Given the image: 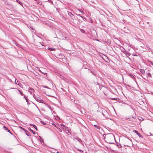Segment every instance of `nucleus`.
<instances>
[{"label": "nucleus", "instance_id": "obj_1", "mask_svg": "<svg viewBox=\"0 0 153 153\" xmlns=\"http://www.w3.org/2000/svg\"><path fill=\"white\" fill-rule=\"evenodd\" d=\"M61 126L62 128L63 129L64 131H65L68 134H71V132L68 127L65 126L63 124L61 125Z\"/></svg>", "mask_w": 153, "mask_h": 153}, {"label": "nucleus", "instance_id": "obj_2", "mask_svg": "<svg viewBox=\"0 0 153 153\" xmlns=\"http://www.w3.org/2000/svg\"><path fill=\"white\" fill-rule=\"evenodd\" d=\"M33 97L38 102L42 103H44V101L42 100V99L39 95L36 96L34 95Z\"/></svg>", "mask_w": 153, "mask_h": 153}, {"label": "nucleus", "instance_id": "obj_3", "mask_svg": "<svg viewBox=\"0 0 153 153\" xmlns=\"http://www.w3.org/2000/svg\"><path fill=\"white\" fill-rule=\"evenodd\" d=\"M134 132L136 133L139 137H142V135L138 132V131L136 130H134L133 131Z\"/></svg>", "mask_w": 153, "mask_h": 153}, {"label": "nucleus", "instance_id": "obj_4", "mask_svg": "<svg viewBox=\"0 0 153 153\" xmlns=\"http://www.w3.org/2000/svg\"><path fill=\"white\" fill-rule=\"evenodd\" d=\"M129 76L133 79L135 80V78L134 75L131 74H129Z\"/></svg>", "mask_w": 153, "mask_h": 153}, {"label": "nucleus", "instance_id": "obj_5", "mask_svg": "<svg viewBox=\"0 0 153 153\" xmlns=\"http://www.w3.org/2000/svg\"><path fill=\"white\" fill-rule=\"evenodd\" d=\"M29 89L30 90L29 92L31 94H32V93H33L34 91V89L32 88H30Z\"/></svg>", "mask_w": 153, "mask_h": 153}, {"label": "nucleus", "instance_id": "obj_6", "mask_svg": "<svg viewBox=\"0 0 153 153\" xmlns=\"http://www.w3.org/2000/svg\"><path fill=\"white\" fill-rule=\"evenodd\" d=\"M124 53L127 56H129L130 55V53L129 52H127L126 51Z\"/></svg>", "mask_w": 153, "mask_h": 153}, {"label": "nucleus", "instance_id": "obj_7", "mask_svg": "<svg viewBox=\"0 0 153 153\" xmlns=\"http://www.w3.org/2000/svg\"><path fill=\"white\" fill-rule=\"evenodd\" d=\"M140 71L143 74H144L145 73V71L143 69H140Z\"/></svg>", "mask_w": 153, "mask_h": 153}, {"label": "nucleus", "instance_id": "obj_8", "mask_svg": "<svg viewBox=\"0 0 153 153\" xmlns=\"http://www.w3.org/2000/svg\"><path fill=\"white\" fill-rule=\"evenodd\" d=\"M111 99L113 100H115L116 101H118L120 100L118 98H111Z\"/></svg>", "mask_w": 153, "mask_h": 153}, {"label": "nucleus", "instance_id": "obj_9", "mask_svg": "<svg viewBox=\"0 0 153 153\" xmlns=\"http://www.w3.org/2000/svg\"><path fill=\"white\" fill-rule=\"evenodd\" d=\"M68 15L71 17H72L74 16L73 14L71 12H68Z\"/></svg>", "mask_w": 153, "mask_h": 153}, {"label": "nucleus", "instance_id": "obj_10", "mask_svg": "<svg viewBox=\"0 0 153 153\" xmlns=\"http://www.w3.org/2000/svg\"><path fill=\"white\" fill-rule=\"evenodd\" d=\"M24 97L25 98L26 100V101L27 102V104H30V103H29L28 102V99L25 96H24Z\"/></svg>", "mask_w": 153, "mask_h": 153}, {"label": "nucleus", "instance_id": "obj_11", "mask_svg": "<svg viewBox=\"0 0 153 153\" xmlns=\"http://www.w3.org/2000/svg\"><path fill=\"white\" fill-rule=\"evenodd\" d=\"M116 145L119 148H121L122 147L121 144L120 143H117Z\"/></svg>", "mask_w": 153, "mask_h": 153}, {"label": "nucleus", "instance_id": "obj_12", "mask_svg": "<svg viewBox=\"0 0 153 153\" xmlns=\"http://www.w3.org/2000/svg\"><path fill=\"white\" fill-rule=\"evenodd\" d=\"M94 126L96 127V128H98L99 129H100V126L98 125H94Z\"/></svg>", "mask_w": 153, "mask_h": 153}, {"label": "nucleus", "instance_id": "obj_13", "mask_svg": "<svg viewBox=\"0 0 153 153\" xmlns=\"http://www.w3.org/2000/svg\"><path fill=\"white\" fill-rule=\"evenodd\" d=\"M16 2L19 3L20 5L22 6V3L20 2V1L19 0H16Z\"/></svg>", "mask_w": 153, "mask_h": 153}, {"label": "nucleus", "instance_id": "obj_14", "mask_svg": "<svg viewBox=\"0 0 153 153\" xmlns=\"http://www.w3.org/2000/svg\"><path fill=\"white\" fill-rule=\"evenodd\" d=\"M122 49H121L122 52H123L124 53H125V52L126 51V50H125V49L124 48H123V47H122Z\"/></svg>", "mask_w": 153, "mask_h": 153}, {"label": "nucleus", "instance_id": "obj_15", "mask_svg": "<svg viewBox=\"0 0 153 153\" xmlns=\"http://www.w3.org/2000/svg\"><path fill=\"white\" fill-rule=\"evenodd\" d=\"M48 49L49 50H50V51H55V48H48Z\"/></svg>", "mask_w": 153, "mask_h": 153}, {"label": "nucleus", "instance_id": "obj_16", "mask_svg": "<svg viewBox=\"0 0 153 153\" xmlns=\"http://www.w3.org/2000/svg\"><path fill=\"white\" fill-rule=\"evenodd\" d=\"M29 130L32 133H33V134H36L35 132L33 131L30 128L29 129Z\"/></svg>", "mask_w": 153, "mask_h": 153}, {"label": "nucleus", "instance_id": "obj_17", "mask_svg": "<svg viewBox=\"0 0 153 153\" xmlns=\"http://www.w3.org/2000/svg\"><path fill=\"white\" fill-rule=\"evenodd\" d=\"M26 132V134L27 136H29L30 135V133L27 130V131H25Z\"/></svg>", "mask_w": 153, "mask_h": 153}, {"label": "nucleus", "instance_id": "obj_18", "mask_svg": "<svg viewBox=\"0 0 153 153\" xmlns=\"http://www.w3.org/2000/svg\"><path fill=\"white\" fill-rule=\"evenodd\" d=\"M76 140H77L79 142H81V141H82L81 140V139H80V138H79L78 137L76 138Z\"/></svg>", "mask_w": 153, "mask_h": 153}, {"label": "nucleus", "instance_id": "obj_19", "mask_svg": "<svg viewBox=\"0 0 153 153\" xmlns=\"http://www.w3.org/2000/svg\"><path fill=\"white\" fill-rule=\"evenodd\" d=\"M91 73L94 76H96V73L95 72L93 71H91Z\"/></svg>", "mask_w": 153, "mask_h": 153}, {"label": "nucleus", "instance_id": "obj_20", "mask_svg": "<svg viewBox=\"0 0 153 153\" xmlns=\"http://www.w3.org/2000/svg\"><path fill=\"white\" fill-rule=\"evenodd\" d=\"M19 128H21V129H22V130H23L25 132L26 131H27V130L25 129L24 128H23V127H22L21 126H19Z\"/></svg>", "mask_w": 153, "mask_h": 153}, {"label": "nucleus", "instance_id": "obj_21", "mask_svg": "<svg viewBox=\"0 0 153 153\" xmlns=\"http://www.w3.org/2000/svg\"><path fill=\"white\" fill-rule=\"evenodd\" d=\"M148 76L149 77H152L151 74L150 73H149L148 74Z\"/></svg>", "mask_w": 153, "mask_h": 153}, {"label": "nucleus", "instance_id": "obj_22", "mask_svg": "<svg viewBox=\"0 0 153 153\" xmlns=\"http://www.w3.org/2000/svg\"><path fill=\"white\" fill-rule=\"evenodd\" d=\"M48 105V108L51 110L52 111V108L49 105Z\"/></svg>", "mask_w": 153, "mask_h": 153}, {"label": "nucleus", "instance_id": "obj_23", "mask_svg": "<svg viewBox=\"0 0 153 153\" xmlns=\"http://www.w3.org/2000/svg\"><path fill=\"white\" fill-rule=\"evenodd\" d=\"M40 122L41 123H42V124H43L44 125H46V123H45L44 122H43L42 121H41Z\"/></svg>", "mask_w": 153, "mask_h": 153}, {"label": "nucleus", "instance_id": "obj_24", "mask_svg": "<svg viewBox=\"0 0 153 153\" xmlns=\"http://www.w3.org/2000/svg\"><path fill=\"white\" fill-rule=\"evenodd\" d=\"M19 91L20 92L21 95L22 96H23V93L22 92V91H20V90H19Z\"/></svg>", "mask_w": 153, "mask_h": 153}, {"label": "nucleus", "instance_id": "obj_25", "mask_svg": "<svg viewBox=\"0 0 153 153\" xmlns=\"http://www.w3.org/2000/svg\"><path fill=\"white\" fill-rule=\"evenodd\" d=\"M3 127L6 130H7H7H8V129L5 126H3Z\"/></svg>", "mask_w": 153, "mask_h": 153}, {"label": "nucleus", "instance_id": "obj_26", "mask_svg": "<svg viewBox=\"0 0 153 153\" xmlns=\"http://www.w3.org/2000/svg\"><path fill=\"white\" fill-rule=\"evenodd\" d=\"M58 129L59 131V132H62V130L61 128H58Z\"/></svg>", "mask_w": 153, "mask_h": 153}, {"label": "nucleus", "instance_id": "obj_27", "mask_svg": "<svg viewBox=\"0 0 153 153\" xmlns=\"http://www.w3.org/2000/svg\"><path fill=\"white\" fill-rule=\"evenodd\" d=\"M79 11L81 12V13H82V14H84V12L82 11H81V10H79Z\"/></svg>", "mask_w": 153, "mask_h": 153}, {"label": "nucleus", "instance_id": "obj_28", "mask_svg": "<svg viewBox=\"0 0 153 153\" xmlns=\"http://www.w3.org/2000/svg\"><path fill=\"white\" fill-rule=\"evenodd\" d=\"M149 62L151 65H153V62H152L151 61H149Z\"/></svg>", "mask_w": 153, "mask_h": 153}, {"label": "nucleus", "instance_id": "obj_29", "mask_svg": "<svg viewBox=\"0 0 153 153\" xmlns=\"http://www.w3.org/2000/svg\"><path fill=\"white\" fill-rule=\"evenodd\" d=\"M30 126H33V127H34V126H35V125H34V124H30Z\"/></svg>", "mask_w": 153, "mask_h": 153}, {"label": "nucleus", "instance_id": "obj_30", "mask_svg": "<svg viewBox=\"0 0 153 153\" xmlns=\"http://www.w3.org/2000/svg\"><path fill=\"white\" fill-rule=\"evenodd\" d=\"M15 82L16 84H17V83L18 82V80L15 79Z\"/></svg>", "mask_w": 153, "mask_h": 153}, {"label": "nucleus", "instance_id": "obj_31", "mask_svg": "<svg viewBox=\"0 0 153 153\" xmlns=\"http://www.w3.org/2000/svg\"><path fill=\"white\" fill-rule=\"evenodd\" d=\"M78 150L79 151H80V152H82V153H83V151L81 150H80L79 149H78Z\"/></svg>", "mask_w": 153, "mask_h": 153}, {"label": "nucleus", "instance_id": "obj_32", "mask_svg": "<svg viewBox=\"0 0 153 153\" xmlns=\"http://www.w3.org/2000/svg\"><path fill=\"white\" fill-rule=\"evenodd\" d=\"M81 31L83 33H84L85 32L84 30L82 29H81Z\"/></svg>", "mask_w": 153, "mask_h": 153}, {"label": "nucleus", "instance_id": "obj_33", "mask_svg": "<svg viewBox=\"0 0 153 153\" xmlns=\"http://www.w3.org/2000/svg\"><path fill=\"white\" fill-rule=\"evenodd\" d=\"M7 131L9 133H10V134H12V133L10 132V130H9V129L7 130Z\"/></svg>", "mask_w": 153, "mask_h": 153}, {"label": "nucleus", "instance_id": "obj_34", "mask_svg": "<svg viewBox=\"0 0 153 153\" xmlns=\"http://www.w3.org/2000/svg\"><path fill=\"white\" fill-rule=\"evenodd\" d=\"M34 127L35 128V129L36 130V131L38 130L36 126H35Z\"/></svg>", "mask_w": 153, "mask_h": 153}, {"label": "nucleus", "instance_id": "obj_35", "mask_svg": "<svg viewBox=\"0 0 153 153\" xmlns=\"http://www.w3.org/2000/svg\"><path fill=\"white\" fill-rule=\"evenodd\" d=\"M77 15V16H79L81 17H82V18H83V17H82V16H81V15H80V14H78V15Z\"/></svg>", "mask_w": 153, "mask_h": 153}, {"label": "nucleus", "instance_id": "obj_36", "mask_svg": "<svg viewBox=\"0 0 153 153\" xmlns=\"http://www.w3.org/2000/svg\"><path fill=\"white\" fill-rule=\"evenodd\" d=\"M102 115H103V116L104 117H105V114L103 113H102Z\"/></svg>", "mask_w": 153, "mask_h": 153}, {"label": "nucleus", "instance_id": "obj_37", "mask_svg": "<svg viewBox=\"0 0 153 153\" xmlns=\"http://www.w3.org/2000/svg\"><path fill=\"white\" fill-rule=\"evenodd\" d=\"M135 118H136V117L135 116H132V118L135 119Z\"/></svg>", "mask_w": 153, "mask_h": 153}, {"label": "nucleus", "instance_id": "obj_38", "mask_svg": "<svg viewBox=\"0 0 153 153\" xmlns=\"http://www.w3.org/2000/svg\"><path fill=\"white\" fill-rule=\"evenodd\" d=\"M65 80L66 82H67L68 81V79H67L66 78H64L63 79Z\"/></svg>", "mask_w": 153, "mask_h": 153}, {"label": "nucleus", "instance_id": "obj_39", "mask_svg": "<svg viewBox=\"0 0 153 153\" xmlns=\"http://www.w3.org/2000/svg\"><path fill=\"white\" fill-rule=\"evenodd\" d=\"M44 87L45 88H48V87H47V86H44Z\"/></svg>", "mask_w": 153, "mask_h": 153}, {"label": "nucleus", "instance_id": "obj_40", "mask_svg": "<svg viewBox=\"0 0 153 153\" xmlns=\"http://www.w3.org/2000/svg\"><path fill=\"white\" fill-rule=\"evenodd\" d=\"M52 124H53V125L54 126H56L54 124V123H52Z\"/></svg>", "mask_w": 153, "mask_h": 153}, {"label": "nucleus", "instance_id": "obj_41", "mask_svg": "<svg viewBox=\"0 0 153 153\" xmlns=\"http://www.w3.org/2000/svg\"><path fill=\"white\" fill-rule=\"evenodd\" d=\"M140 118L139 119V120H141V118H142L141 117H140Z\"/></svg>", "mask_w": 153, "mask_h": 153}, {"label": "nucleus", "instance_id": "obj_42", "mask_svg": "<svg viewBox=\"0 0 153 153\" xmlns=\"http://www.w3.org/2000/svg\"><path fill=\"white\" fill-rule=\"evenodd\" d=\"M140 118L139 119V120H141V118H142L141 117H140Z\"/></svg>", "mask_w": 153, "mask_h": 153}, {"label": "nucleus", "instance_id": "obj_43", "mask_svg": "<svg viewBox=\"0 0 153 153\" xmlns=\"http://www.w3.org/2000/svg\"><path fill=\"white\" fill-rule=\"evenodd\" d=\"M111 135L112 136H113L114 137V136L113 135H112V134H111Z\"/></svg>", "mask_w": 153, "mask_h": 153}, {"label": "nucleus", "instance_id": "obj_44", "mask_svg": "<svg viewBox=\"0 0 153 153\" xmlns=\"http://www.w3.org/2000/svg\"><path fill=\"white\" fill-rule=\"evenodd\" d=\"M35 105L36 106V107H37V108H38V107L37 106V105Z\"/></svg>", "mask_w": 153, "mask_h": 153}, {"label": "nucleus", "instance_id": "obj_45", "mask_svg": "<svg viewBox=\"0 0 153 153\" xmlns=\"http://www.w3.org/2000/svg\"><path fill=\"white\" fill-rule=\"evenodd\" d=\"M104 112H106V111H104Z\"/></svg>", "mask_w": 153, "mask_h": 153}, {"label": "nucleus", "instance_id": "obj_46", "mask_svg": "<svg viewBox=\"0 0 153 153\" xmlns=\"http://www.w3.org/2000/svg\"><path fill=\"white\" fill-rule=\"evenodd\" d=\"M49 1H50V2L51 1L50 0H49Z\"/></svg>", "mask_w": 153, "mask_h": 153}, {"label": "nucleus", "instance_id": "obj_47", "mask_svg": "<svg viewBox=\"0 0 153 153\" xmlns=\"http://www.w3.org/2000/svg\"><path fill=\"white\" fill-rule=\"evenodd\" d=\"M152 94H153V93H152Z\"/></svg>", "mask_w": 153, "mask_h": 153}]
</instances>
